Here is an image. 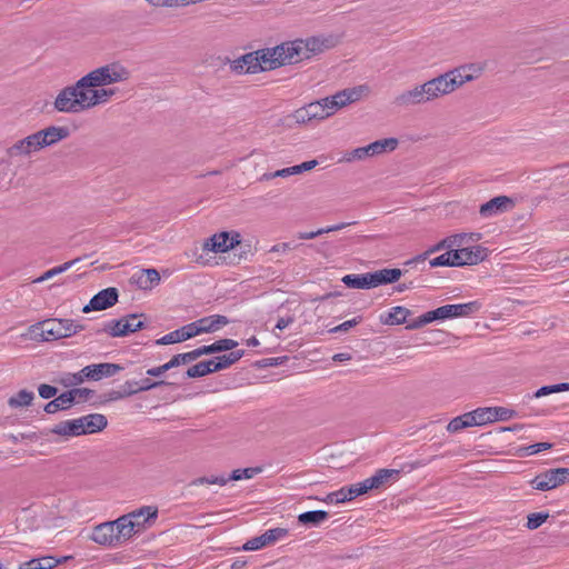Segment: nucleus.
Here are the masks:
<instances>
[{
    "instance_id": "12",
    "label": "nucleus",
    "mask_w": 569,
    "mask_h": 569,
    "mask_svg": "<svg viewBox=\"0 0 569 569\" xmlns=\"http://www.w3.org/2000/svg\"><path fill=\"white\" fill-rule=\"evenodd\" d=\"M121 370L119 365L114 363H98L90 365L81 369L78 373L73 375L74 383H80L84 379L100 380L103 377H112Z\"/></svg>"
},
{
    "instance_id": "31",
    "label": "nucleus",
    "mask_w": 569,
    "mask_h": 569,
    "mask_svg": "<svg viewBox=\"0 0 569 569\" xmlns=\"http://www.w3.org/2000/svg\"><path fill=\"white\" fill-rule=\"evenodd\" d=\"M243 355H244L243 350H231L228 355L214 357L211 359L213 361L212 368L216 371L227 369L230 366H232L233 363H236L237 361H239L243 357Z\"/></svg>"
},
{
    "instance_id": "39",
    "label": "nucleus",
    "mask_w": 569,
    "mask_h": 569,
    "mask_svg": "<svg viewBox=\"0 0 569 569\" xmlns=\"http://www.w3.org/2000/svg\"><path fill=\"white\" fill-rule=\"evenodd\" d=\"M34 398V393L28 390H20L16 396L11 397L8 401L12 408L29 406Z\"/></svg>"
},
{
    "instance_id": "25",
    "label": "nucleus",
    "mask_w": 569,
    "mask_h": 569,
    "mask_svg": "<svg viewBox=\"0 0 569 569\" xmlns=\"http://www.w3.org/2000/svg\"><path fill=\"white\" fill-rule=\"evenodd\" d=\"M402 271L400 269H381L375 272H368L370 287L376 288L381 284L393 283L400 279Z\"/></svg>"
},
{
    "instance_id": "30",
    "label": "nucleus",
    "mask_w": 569,
    "mask_h": 569,
    "mask_svg": "<svg viewBox=\"0 0 569 569\" xmlns=\"http://www.w3.org/2000/svg\"><path fill=\"white\" fill-rule=\"evenodd\" d=\"M399 144L398 139L396 138H385L377 141H373L367 144L370 157L383 154L387 152H391L397 149Z\"/></svg>"
},
{
    "instance_id": "46",
    "label": "nucleus",
    "mask_w": 569,
    "mask_h": 569,
    "mask_svg": "<svg viewBox=\"0 0 569 569\" xmlns=\"http://www.w3.org/2000/svg\"><path fill=\"white\" fill-rule=\"evenodd\" d=\"M479 426L495 422L496 416L493 415L492 407L478 408L475 410Z\"/></svg>"
},
{
    "instance_id": "45",
    "label": "nucleus",
    "mask_w": 569,
    "mask_h": 569,
    "mask_svg": "<svg viewBox=\"0 0 569 569\" xmlns=\"http://www.w3.org/2000/svg\"><path fill=\"white\" fill-rule=\"evenodd\" d=\"M229 482V477H226L223 475L221 476H209V477H200L192 481L193 486H201V485H218V486H226Z\"/></svg>"
},
{
    "instance_id": "7",
    "label": "nucleus",
    "mask_w": 569,
    "mask_h": 569,
    "mask_svg": "<svg viewBox=\"0 0 569 569\" xmlns=\"http://www.w3.org/2000/svg\"><path fill=\"white\" fill-rule=\"evenodd\" d=\"M86 77L89 84L93 83L98 88H106L129 80L130 71L120 62H111L93 69Z\"/></svg>"
},
{
    "instance_id": "56",
    "label": "nucleus",
    "mask_w": 569,
    "mask_h": 569,
    "mask_svg": "<svg viewBox=\"0 0 569 569\" xmlns=\"http://www.w3.org/2000/svg\"><path fill=\"white\" fill-rule=\"evenodd\" d=\"M361 322V317H356L353 319L347 320L339 326L330 329V332L337 333V332H346L350 330L352 327L359 325Z\"/></svg>"
},
{
    "instance_id": "33",
    "label": "nucleus",
    "mask_w": 569,
    "mask_h": 569,
    "mask_svg": "<svg viewBox=\"0 0 569 569\" xmlns=\"http://www.w3.org/2000/svg\"><path fill=\"white\" fill-rule=\"evenodd\" d=\"M329 517L325 510H313L300 513L298 520L302 525L319 526L321 522L327 520Z\"/></svg>"
},
{
    "instance_id": "51",
    "label": "nucleus",
    "mask_w": 569,
    "mask_h": 569,
    "mask_svg": "<svg viewBox=\"0 0 569 569\" xmlns=\"http://www.w3.org/2000/svg\"><path fill=\"white\" fill-rule=\"evenodd\" d=\"M493 415L496 416L495 421H506L516 416V411L505 407H492Z\"/></svg>"
},
{
    "instance_id": "5",
    "label": "nucleus",
    "mask_w": 569,
    "mask_h": 569,
    "mask_svg": "<svg viewBox=\"0 0 569 569\" xmlns=\"http://www.w3.org/2000/svg\"><path fill=\"white\" fill-rule=\"evenodd\" d=\"M83 330V326L71 319H49L40 322L36 329V337L42 341H53L71 337Z\"/></svg>"
},
{
    "instance_id": "27",
    "label": "nucleus",
    "mask_w": 569,
    "mask_h": 569,
    "mask_svg": "<svg viewBox=\"0 0 569 569\" xmlns=\"http://www.w3.org/2000/svg\"><path fill=\"white\" fill-rule=\"evenodd\" d=\"M318 164L317 160L305 161L300 164H296L292 167H287L274 172L264 173L263 179L269 180L273 178H288L290 176L300 174L305 171H309L313 169Z\"/></svg>"
},
{
    "instance_id": "26",
    "label": "nucleus",
    "mask_w": 569,
    "mask_h": 569,
    "mask_svg": "<svg viewBox=\"0 0 569 569\" xmlns=\"http://www.w3.org/2000/svg\"><path fill=\"white\" fill-rule=\"evenodd\" d=\"M134 523H139V531L153 522L158 517V508L144 506L127 515Z\"/></svg>"
},
{
    "instance_id": "21",
    "label": "nucleus",
    "mask_w": 569,
    "mask_h": 569,
    "mask_svg": "<svg viewBox=\"0 0 569 569\" xmlns=\"http://www.w3.org/2000/svg\"><path fill=\"white\" fill-rule=\"evenodd\" d=\"M131 280L141 290H151L160 282V274L156 269H140L132 274Z\"/></svg>"
},
{
    "instance_id": "55",
    "label": "nucleus",
    "mask_w": 569,
    "mask_h": 569,
    "mask_svg": "<svg viewBox=\"0 0 569 569\" xmlns=\"http://www.w3.org/2000/svg\"><path fill=\"white\" fill-rule=\"evenodd\" d=\"M214 345V348H216V352H221V351H228V350H233L237 346H238V341L233 340V339H220L216 342H213Z\"/></svg>"
},
{
    "instance_id": "24",
    "label": "nucleus",
    "mask_w": 569,
    "mask_h": 569,
    "mask_svg": "<svg viewBox=\"0 0 569 569\" xmlns=\"http://www.w3.org/2000/svg\"><path fill=\"white\" fill-rule=\"evenodd\" d=\"M119 545L139 532V523H134L127 515L113 521Z\"/></svg>"
},
{
    "instance_id": "41",
    "label": "nucleus",
    "mask_w": 569,
    "mask_h": 569,
    "mask_svg": "<svg viewBox=\"0 0 569 569\" xmlns=\"http://www.w3.org/2000/svg\"><path fill=\"white\" fill-rule=\"evenodd\" d=\"M71 405L86 402L93 395V391L88 388H74L67 391Z\"/></svg>"
},
{
    "instance_id": "22",
    "label": "nucleus",
    "mask_w": 569,
    "mask_h": 569,
    "mask_svg": "<svg viewBox=\"0 0 569 569\" xmlns=\"http://www.w3.org/2000/svg\"><path fill=\"white\" fill-rule=\"evenodd\" d=\"M193 322L171 331L157 340V345H172L182 342L197 336Z\"/></svg>"
},
{
    "instance_id": "23",
    "label": "nucleus",
    "mask_w": 569,
    "mask_h": 569,
    "mask_svg": "<svg viewBox=\"0 0 569 569\" xmlns=\"http://www.w3.org/2000/svg\"><path fill=\"white\" fill-rule=\"evenodd\" d=\"M229 323V319L226 316L221 315H212L209 317H203L193 322L197 330V336L200 333L214 332L221 327Z\"/></svg>"
},
{
    "instance_id": "4",
    "label": "nucleus",
    "mask_w": 569,
    "mask_h": 569,
    "mask_svg": "<svg viewBox=\"0 0 569 569\" xmlns=\"http://www.w3.org/2000/svg\"><path fill=\"white\" fill-rule=\"evenodd\" d=\"M481 308L482 303L479 300H473L466 303L445 305L421 315L413 322L409 323L407 328L417 329L433 321L471 317L472 315L478 313Z\"/></svg>"
},
{
    "instance_id": "1",
    "label": "nucleus",
    "mask_w": 569,
    "mask_h": 569,
    "mask_svg": "<svg viewBox=\"0 0 569 569\" xmlns=\"http://www.w3.org/2000/svg\"><path fill=\"white\" fill-rule=\"evenodd\" d=\"M483 71L480 63H469L451 69L423 83L402 91L395 99L400 107L429 103L449 96L465 83L476 80Z\"/></svg>"
},
{
    "instance_id": "20",
    "label": "nucleus",
    "mask_w": 569,
    "mask_h": 569,
    "mask_svg": "<svg viewBox=\"0 0 569 569\" xmlns=\"http://www.w3.org/2000/svg\"><path fill=\"white\" fill-rule=\"evenodd\" d=\"M231 69L236 73H257L261 71V64L257 51L243 54L231 63Z\"/></svg>"
},
{
    "instance_id": "48",
    "label": "nucleus",
    "mask_w": 569,
    "mask_h": 569,
    "mask_svg": "<svg viewBox=\"0 0 569 569\" xmlns=\"http://www.w3.org/2000/svg\"><path fill=\"white\" fill-rule=\"evenodd\" d=\"M291 117L297 124H307L313 121L307 104L295 110Z\"/></svg>"
},
{
    "instance_id": "19",
    "label": "nucleus",
    "mask_w": 569,
    "mask_h": 569,
    "mask_svg": "<svg viewBox=\"0 0 569 569\" xmlns=\"http://www.w3.org/2000/svg\"><path fill=\"white\" fill-rule=\"evenodd\" d=\"M41 149L53 146L69 137L67 127L50 126L36 132Z\"/></svg>"
},
{
    "instance_id": "14",
    "label": "nucleus",
    "mask_w": 569,
    "mask_h": 569,
    "mask_svg": "<svg viewBox=\"0 0 569 569\" xmlns=\"http://www.w3.org/2000/svg\"><path fill=\"white\" fill-rule=\"evenodd\" d=\"M39 150H41V147L34 132L12 143L7 149V154L10 158L29 157Z\"/></svg>"
},
{
    "instance_id": "49",
    "label": "nucleus",
    "mask_w": 569,
    "mask_h": 569,
    "mask_svg": "<svg viewBox=\"0 0 569 569\" xmlns=\"http://www.w3.org/2000/svg\"><path fill=\"white\" fill-rule=\"evenodd\" d=\"M266 546H268V543H267L266 538H264V536L262 533L261 536H258V537L249 539L242 546V550H244V551H256V550L262 549Z\"/></svg>"
},
{
    "instance_id": "44",
    "label": "nucleus",
    "mask_w": 569,
    "mask_h": 569,
    "mask_svg": "<svg viewBox=\"0 0 569 569\" xmlns=\"http://www.w3.org/2000/svg\"><path fill=\"white\" fill-rule=\"evenodd\" d=\"M289 530L286 528H271L263 532L268 546L287 538Z\"/></svg>"
},
{
    "instance_id": "13",
    "label": "nucleus",
    "mask_w": 569,
    "mask_h": 569,
    "mask_svg": "<svg viewBox=\"0 0 569 569\" xmlns=\"http://www.w3.org/2000/svg\"><path fill=\"white\" fill-rule=\"evenodd\" d=\"M241 242L239 232H219L203 243V250L212 252H227Z\"/></svg>"
},
{
    "instance_id": "50",
    "label": "nucleus",
    "mask_w": 569,
    "mask_h": 569,
    "mask_svg": "<svg viewBox=\"0 0 569 569\" xmlns=\"http://www.w3.org/2000/svg\"><path fill=\"white\" fill-rule=\"evenodd\" d=\"M548 517L549 515L543 512L530 513L527 520V528L530 530L539 528Z\"/></svg>"
},
{
    "instance_id": "62",
    "label": "nucleus",
    "mask_w": 569,
    "mask_h": 569,
    "mask_svg": "<svg viewBox=\"0 0 569 569\" xmlns=\"http://www.w3.org/2000/svg\"><path fill=\"white\" fill-rule=\"evenodd\" d=\"M461 416H462V419H463L466 428L473 427V426H479L478 421H477V416H476L475 410L470 411V412H467V413H463Z\"/></svg>"
},
{
    "instance_id": "6",
    "label": "nucleus",
    "mask_w": 569,
    "mask_h": 569,
    "mask_svg": "<svg viewBox=\"0 0 569 569\" xmlns=\"http://www.w3.org/2000/svg\"><path fill=\"white\" fill-rule=\"evenodd\" d=\"M76 88L83 111L108 103L116 94V89L98 88L93 83L89 84L86 76L76 82Z\"/></svg>"
},
{
    "instance_id": "60",
    "label": "nucleus",
    "mask_w": 569,
    "mask_h": 569,
    "mask_svg": "<svg viewBox=\"0 0 569 569\" xmlns=\"http://www.w3.org/2000/svg\"><path fill=\"white\" fill-rule=\"evenodd\" d=\"M465 422H463V419H462V416H458L456 418H453L447 426V430L449 432H458L462 429H465Z\"/></svg>"
},
{
    "instance_id": "63",
    "label": "nucleus",
    "mask_w": 569,
    "mask_h": 569,
    "mask_svg": "<svg viewBox=\"0 0 569 569\" xmlns=\"http://www.w3.org/2000/svg\"><path fill=\"white\" fill-rule=\"evenodd\" d=\"M171 368L169 367L168 362H166L162 366L153 367V368L148 369L147 370V375L148 376H152V377H159V376L163 375L166 371H168Z\"/></svg>"
},
{
    "instance_id": "42",
    "label": "nucleus",
    "mask_w": 569,
    "mask_h": 569,
    "mask_svg": "<svg viewBox=\"0 0 569 569\" xmlns=\"http://www.w3.org/2000/svg\"><path fill=\"white\" fill-rule=\"evenodd\" d=\"M262 469L260 467H251V468H244V469H236L231 472L229 476V481H239L243 479H251L258 473H260Z\"/></svg>"
},
{
    "instance_id": "37",
    "label": "nucleus",
    "mask_w": 569,
    "mask_h": 569,
    "mask_svg": "<svg viewBox=\"0 0 569 569\" xmlns=\"http://www.w3.org/2000/svg\"><path fill=\"white\" fill-rule=\"evenodd\" d=\"M212 367H213V361L211 359L206 360V361H200L187 370V376H188V378H200V377L207 376L209 373L216 372V370Z\"/></svg>"
},
{
    "instance_id": "58",
    "label": "nucleus",
    "mask_w": 569,
    "mask_h": 569,
    "mask_svg": "<svg viewBox=\"0 0 569 569\" xmlns=\"http://www.w3.org/2000/svg\"><path fill=\"white\" fill-rule=\"evenodd\" d=\"M166 382L160 380V381H151L150 379H143L141 380L138 385V388L136 390H133L132 392H139V391H148V390H151L153 388H157L159 386H162L164 385Z\"/></svg>"
},
{
    "instance_id": "34",
    "label": "nucleus",
    "mask_w": 569,
    "mask_h": 569,
    "mask_svg": "<svg viewBox=\"0 0 569 569\" xmlns=\"http://www.w3.org/2000/svg\"><path fill=\"white\" fill-rule=\"evenodd\" d=\"M409 315V309L397 306L389 310L387 317L383 319V322L387 325H402L407 321Z\"/></svg>"
},
{
    "instance_id": "52",
    "label": "nucleus",
    "mask_w": 569,
    "mask_h": 569,
    "mask_svg": "<svg viewBox=\"0 0 569 569\" xmlns=\"http://www.w3.org/2000/svg\"><path fill=\"white\" fill-rule=\"evenodd\" d=\"M148 3L154 7H180L190 3V0H146Z\"/></svg>"
},
{
    "instance_id": "11",
    "label": "nucleus",
    "mask_w": 569,
    "mask_h": 569,
    "mask_svg": "<svg viewBox=\"0 0 569 569\" xmlns=\"http://www.w3.org/2000/svg\"><path fill=\"white\" fill-rule=\"evenodd\" d=\"M53 108L58 112L62 113H80L83 112L81 107L76 83L68 86L59 91L54 101Z\"/></svg>"
},
{
    "instance_id": "57",
    "label": "nucleus",
    "mask_w": 569,
    "mask_h": 569,
    "mask_svg": "<svg viewBox=\"0 0 569 569\" xmlns=\"http://www.w3.org/2000/svg\"><path fill=\"white\" fill-rule=\"evenodd\" d=\"M469 236L466 234V233H461V234H455L448 239H446L443 242H441L439 246H438V249L439 248H442L445 246L447 247H452V246H461L465 243V240L468 238Z\"/></svg>"
},
{
    "instance_id": "40",
    "label": "nucleus",
    "mask_w": 569,
    "mask_h": 569,
    "mask_svg": "<svg viewBox=\"0 0 569 569\" xmlns=\"http://www.w3.org/2000/svg\"><path fill=\"white\" fill-rule=\"evenodd\" d=\"M77 261H79V259H74V260H70V261H67L60 266H57V267H53L49 270H47L42 276H40L36 282H43L46 280H49L58 274H61L63 272H66L67 270H69Z\"/></svg>"
},
{
    "instance_id": "3",
    "label": "nucleus",
    "mask_w": 569,
    "mask_h": 569,
    "mask_svg": "<svg viewBox=\"0 0 569 569\" xmlns=\"http://www.w3.org/2000/svg\"><path fill=\"white\" fill-rule=\"evenodd\" d=\"M398 475L399 470L396 469H379L373 476L360 482L353 483L349 487H342L335 492H330L327 495L325 502L337 505L350 501L367 493L369 490L381 488L391 478L397 477Z\"/></svg>"
},
{
    "instance_id": "8",
    "label": "nucleus",
    "mask_w": 569,
    "mask_h": 569,
    "mask_svg": "<svg viewBox=\"0 0 569 569\" xmlns=\"http://www.w3.org/2000/svg\"><path fill=\"white\" fill-rule=\"evenodd\" d=\"M370 88L367 84H360L352 88H347L336 92L332 96L326 97L325 101L331 116L338 110L360 101L365 97L369 96Z\"/></svg>"
},
{
    "instance_id": "53",
    "label": "nucleus",
    "mask_w": 569,
    "mask_h": 569,
    "mask_svg": "<svg viewBox=\"0 0 569 569\" xmlns=\"http://www.w3.org/2000/svg\"><path fill=\"white\" fill-rule=\"evenodd\" d=\"M369 157H370V154H369L368 147L365 146V147L356 148L351 152H349L346 157V160L347 161L363 160Z\"/></svg>"
},
{
    "instance_id": "18",
    "label": "nucleus",
    "mask_w": 569,
    "mask_h": 569,
    "mask_svg": "<svg viewBox=\"0 0 569 569\" xmlns=\"http://www.w3.org/2000/svg\"><path fill=\"white\" fill-rule=\"evenodd\" d=\"M90 538L101 546L119 545L113 521H107L96 526Z\"/></svg>"
},
{
    "instance_id": "43",
    "label": "nucleus",
    "mask_w": 569,
    "mask_h": 569,
    "mask_svg": "<svg viewBox=\"0 0 569 569\" xmlns=\"http://www.w3.org/2000/svg\"><path fill=\"white\" fill-rule=\"evenodd\" d=\"M453 254H455L453 250H449V251L431 259L429 263L433 268L435 267H445V266L457 267L456 258Z\"/></svg>"
},
{
    "instance_id": "64",
    "label": "nucleus",
    "mask_w": 569,
    "mask_h": 569,
    "mask_svg": "<svg viewBox=\"0 0 569 569\" xmlns=\"http://www.w3.org/2000/svg\"><path fill=\"white\" fill-rule=\"evenodd\" d=\"M293 316L280 317L276 323V329L283 330L293 323Z\"/></svg>"
},
{
    "instance_id": "54",
    "label": "nucleus",
    "mask_w": 569,
    "mask_h": 569,
    "mask_svg": "<svg viewBox=\"0 0 569 569\" xmlns=\"http://www.w3.org/2000/svg\"><path fill=\"white\" fill-rule=\"evenodd\" d=\"M551 447H552V443H550V442H538V443L530 445V446L523 448L522 450L525 451L526 456H532V455H537L541 451L548 450Z\"/></svg>"
},
{
    "instance_id": "61",
    "label": "nucleus",
    "mask_w": 569,
    "mask_h": 569,
    "mask_svg": "<svg viewBox=\"0 0 569 569\" xmlns=\"http://www.w3.org/2000/svg\"><path fill=\"white\" fill-rule=\"evenodd\" d=\"M192 352H193L194 358L197 360L198 358H200L203 355L216 353V348H214V345L212 343V345H209V346L199 347V348L192 350Z\"/></svg>"
},
{
    "instance_id": "28",
    "label": "nucleus",
    "mask_w": 569,
    "mask_h": 569,
    "mask_svg": "<svg viewBox=\"0 0 569 569\" xmlns=\"http://www.w3.org/2000/svg\"><path fill=\"white\" fill-rule=\"evenodd\" d=\"M82 427V435L94 433L104 429L108 425L107 418L100 413H91L79 418Z\"/></svg>"
},
{
    "instance_id": "35",
    "label": "nucleus",
    "mask_w": 569,
    "mask_h": 569,
    "mask_svg": "<svg viewBox=\"0 0 569 569\" xmlns=\"http://www.w3.org/2000/svg\"><path fill=\"white\" fill-rule=\"evenodd\" d=\"M70 398L68 397L67 391L54 398L53 400L49 401L44 406V411L47 413H56L59 410H67L71 407Z\"/></svg>"
},
{
    "instance_id": "16",
    "label": "nucleus",
    "mask_w": 569,
    "mask_h": 569,
    "mask_svg": "<svg viewBox=\"0 0 569 569\" xmlns=\"http://www.w3.org/2000/svg\"><path fill=\"white\" fill-rule=\"evenodd\" d=\"M513 207V201L507 196H498L482 203L479 208V214L482 218H492L507 212Z\"/></svg>"
},
{
    "instance_id": "47",
    "label": "nucleus",
    "mask_w": 569,
    "mask_h": 569,
    "mask_svg": "<svg viewBox=\"0 0 569 569\" xmlns=\"http://www.w3.org/2000/svg\"><path fill=\"white\" fill-rule=\"evenodd\" d=\"M194 360H196V358H194L193 352L189 351V352L178 353V355L173 356L168 361V365L172 369V368L179 367L181 365H186V363L192 362Z\"/></svg>"
},
{
    "instance_id": "32",
    "label": "nucleus",
    "mask_w": 569,
    "mask_h": 569,
    "mask_svg": "<svg viewBox=\"0 0 569 569\" xmlns=\"http://www.w3.org/2000/svg\"><path fill=\"white\" fill-rule=\"evenodd\" d=\"M60 562L61 560L47 556L26 561L20 569H52Z\"/></svg>"
},
{
    "instance_id": "36",
    "label": "nucleus",
    "mask_w": 569,
    "mask_h": 569,
    "mask_svg": "<svg viewBox=\"0 0 569 569\" xmlns=\"http://www.w3.org/2000/svg\"><path fill=\"white\" fill-rule=\"evenodd\" d=\"M309 112L313 120H325L329 117H331V113L329 112V109L327 108V103L325 101V98L310 102L307 104Z\"/></svg>"
},
{
    "instance_id": "17",
    "label": "nucleus",
    "mask_w": 569,
    "mask_h": 569,
    "mask_svg": "<svg viewBox=\"0 0 569 569\" xmlns=\"http://www.w3.org/2000/svg\"><path fill=\"white\" fill-rule=\"evenodd\" d=\"M118 301V291L116 288H107L94 295L82 311L88 313L93 310H104L112 307Z\"/></svg>"
},
{
    "instance_id": "59",
    "label": "nucleus",
    "mask_w": 569,
    "mask_h": 569,
    "mask_svg": "<svg viewBox=\"0 0 569 569\" xmlns=\"http://www.w3.org/2000/svg\"><path fill=\"white\" fill-rule=\"evenodd\" d=\"M38 391L41 398L50 399L57 395L58 389L53 386L43 383L39 386Z\"/></svg>"
},
{
    "instance_id": "38",
    "label": "nucleus",
    "mask_w": 569,
    "mask_h": 569,
    "mask_svg": "<svg viewBox=\"0 0 569 569\" xmlns=\"http://www.w3.org/2000/svg\"><path fill=\"white\" fill-rule=\"evenodd\" d=\"M342 282L349 288L356 289H370V281L368 279V272L362 274H346L342 278Z\"/></svg>"
},
{
    "instance_id": "29",
    "label": "nucleus",
    "mask_w": 569,
    "mask_h": 569,
    "mask_svg": "<svg viewBox=\"0 0 569 569\" xmlns=\"http://www.w3.org/2000/svg\"><path fill=\"white\" fill-rule=\"evenodd\" d=\"M84 429H82L79 418L72 420L61 421L56 425L52 432L59 436L76 437L81 436Z\"/></svg>"
},
{
    "instance_id": "15",
    "label": "nucleus",
    "mask_w": 569,
    "mask_h": 569,
    "mask_svg": "<svg viewBox=\"0 0 569 569\" xmlns=\"http://www.w3.org/2000/svg\"><path fill=\"white\" fill-rule=\"evenodd\" d=\"M453 252L457 267L477 264L487 257V249L481 246L460 248Z\"/></svg>"
},
{
    "instance_id": "10",
    "label": "nucleus",
    "mask_w": 569,
    "mask_h": 569,
    "mask_svg": "<svg viewBox=\"0 0 569 569\" xmlns=\"http://www.w3.org/2000/svg\"><path fill=\"white\" fill-rule=\"evenodd\" d=\"M566 482H569V468L550 469L531 480L532 487L540 491L555 489Z\"/></svg>"
},
{
    "instance_id": "9",
    "label": "nucleus",
    "mask_w": 569,
    "mask_h": 569,
    "mask_svg": "<svg viewBox=\"0 0 569 569\" xmlns=\"http://www.w3.org/2000/svg\"><path fill=\"white\" fill-rule=\"evenodd\" d=\"M143 328L139 315H128L120 319H111L104 323L103 331L111 337H124Z\"/></svg>"
},
{
    "instance_id": "2",
    "label": "nucleus",
    "mask_w": 569,
    "mask_h": 569,
    "mask_svg": "<svg viewBox=\"0 0 569 569\" xmlns=\"http://www.w3.org/2000/svg\"><path fill=\"white\" fill-rule=\"evenodd\" d=\"M318 37L283 42L273 48L258 50L261 71L273 70L284 64L298 63L320 53L327 46Z\"/></svg>"
}]
</instances>
